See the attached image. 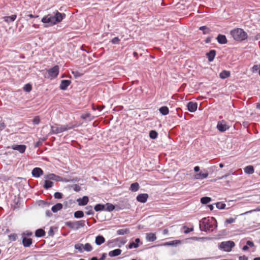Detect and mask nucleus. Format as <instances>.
<instances>
[{
    "label": "nucleus",
    "mask_w": 260,
    "mask_h": 260,
    "mask_svg": "<svg viewBox=\"0 0 260 260\" xmlns=\"http://www.w3.org/2000/svg\"><path fill=\"white\" fill-rule=\"evenodd\" d=\"M66 16L64 13H61L58 11H56L53 13V14H49L44 16L42 18L41 21L44 23V26L45 27H48L60 22Z\"/></svg>",
    "instance_id": "f257e3e1"
},
{
    "label": "nucleus",
    "mask_w": 260,
    "mask_h": 260,
    "mask_svg": "<svg viewBox=\"0 0 260 260\" xmlns=\"http://www.w3.org/2000/svg\"><path fill=\"white\" fill-rule=\"evenodd\" d=\"M216 221L214 217H205L200 220V229L201 231L205 232H212L213 225Z\"/></svg>",
    "instance_id": "f03ea898"
},
{
    "label": "nucleus",
    "mask_w": 260,
    "mask_h": 260,
    "mask_svg": "<svg viewBox=\"0 0 260 260\" xmlns=\"http://www.w3.org/2000/svg\"><path fill=\"white\" fill-rule=\"evenodd\" d=\"M76 126V125L72 124L61 125L55 123L51 125V129L49 134L51 135H57L65 131L72 129Z\"/></svg>",
    "instance_id": "7ed1b4c3"
},
{
    "label": "nucleus",
    "mask_w": 260,
    "mask_h": 260,
    "mask_svg": "<svg viewBox=\"0 0 260 260\" xmlns=\"http://www.w3.org/2000/svg\"><path fill=\"white\" fill-rule=\"evenodd\" d=\"M230 34L234 40L241 42L246 40L248 38L247 34L242 28H237L231 30Z\"/></svg>",
    "instance_id": "20e7f679"
},
{
    "label": "nucleus",
    "mask_w": 260,
    "mask_h": 260,
    "mask_svg": "<svg viewBox=\"0 0 260 260\" xmlns=\"http://www.w3.org/2000/svg\"><path fill=\"white\" fill-rule=\"evenodd\" d=\"M85 223L86 221L83 220L75 221H69L66 222V225L70 229L77 230L81 228L84 227L85 225Z\"/></svg>",
    "instance_id": "39448f33"
},
{
    "label": "nucleus",
    "mask_w": 260,
    "mask_h": 260,
    "mask_svg": "<svg viewBox=\"0 0 260 260\" xmlns=\"http://www.w3.org/2000/svg\"><path fill=\"white\" fill-rule=\"evenodd\" d=\"M235 245V243L232 241L222 242L219 245V248L224 251L230 252Z\"/></svg>",
    "instance_id": "423d86ee"
},
{
    "label": "nucleus",
    "mask_w": 260,
    "mask_h": 260,
    "mask_svg": "<svg viewBox=\"0 0 260 260\" xmlns=\"http://www.w3.org/2000/svg\"><path fill=\"white\" fill-rule=\"evenodd\" d=\"M48 76V78L53 79L56 78L59 74V67L58 66H55L49 69L47 71Z\"/></svg>",
    "instance_id": "0eeeda50"
},
{
    "label": "nucleus",
    "mask_w": 260,
    "mask_h": 260,
    "mask_svg": "<svg viewBox=\"0 0 260 260\" xmlns=\"http://www.w3.org/2000/svg\"><path fill=\"white\" fill-rule=\"evenodd\" d=\"M216 128L220 132L223 133L229 129V126L226 122L222 120L217 122Z\"/></svg>",
    "instance_id": "6e6552de"
},
{
    "label": "nucleus",
    "mask_w": 260,
    "mask_h": 260,
    "mask_svg": "<svg viewBox=\"0 0 260 260\" xmlns=\"http://www.w3.org/2000/svg\"><path fill=\"white\" fill-rule=\"evenodd\" d=\"M208 172L206 170H204V172H201L194 175V178L197 180H203L207 178L208 176Z\"/></svg>",
    "instance_id": "1a4fd4ad"
},
{
    "label": "nucleus",
    "mask_w": 260,
    "mask_h": 260,
    "mask_svg": "<svg viewBox=\"0 0 260 260\" xmlns=\"http://www.w3.org/2000/svg\"><path fill=\"white\" fill-rule=\"evenodd\" d=\"M181 243V241L175 240L169 242H165L160 245L162 246H173L176 247Z\"/></svg>",
    "instance_id": "9d476101"
},
{
    "label": "nucleus",
    "mask_w": 260,
    "mask_h": 260,
    "mask_svg": "<svg viewBox=\"0 0 260 260\" xmlns=\"http://www.w3.org/2000/svg\"><path fill=\"white\" fill-rule=\"evenodd\" d=\"M43 174V171L40 168H35L31 171L32 176L35 178H39Z\"/></svg>",
    "instance_id": "9b49d317"
},
{
    "label": "nucleus",
    "mask_w": 260,
    "mask_h": 260,
    "mask_svg": "<svg viewBox=\"0 0 260 260\" xmlns=\"http://www.w3.org/2000/svg\"><path fill=\"white\" fill-rule=\"evenodd\" d=\"M187 110L190 112H194L198 108V104L196 102H189L187 104Z\"/></svg>",
    "instance_id": "f8f14e48"
},
{
    "label": "nucleus",
    "mask_w": 260,
    "mask_h": 260,
    "mask_svg": "<svg viewBox=\"0 0 260 260\" xmlns=\"http://www.w3.org/2000/svg\"><path fill=\"white\" fill-rule=\"evenodd\" d=\"M148 198V194L147 193H141L137 196L136 199L139 202L145 203L147 202Z\"/></svg>",
    "instance_id": "ddd939ff"
},
{
    "label": "nucleus",
    "mask_w": 260,
    "mask_h": 260,
    "mask_svg": "<svg viewBox=\"0 0 260 260\" xmlns=\"http://www.w3.org/2000/svg\"><path fill=\"white\" fill-rule=\"evenodd\" d=\"M216 39L219 44L224 45L226 44L228 42L226 37L224 35L219 34L217 36Z\"/></svg>",
    "instance_id": "4468645a"
},
{
    "label": "nucleus",
    "mask_w": 260,
    "mask_h": 260,
    "mask_svg": "<svg viewBox=\"0 0 260 260\" xmlns=\"http://www.w3.org/2000/svg\"><path fill=\"white\" fill-rule=\"evenodd\" d=\"M12 148L14 150H17L21 153L25 152L26 147L25 145H14L12 146Z\"/></svg>",
    "instance_id": "2eb2a0df"
},
{
    "label": "nucleus",
    "mask_w": 260,
    "mask_h": 260,
    "mask_svg": "<svg viewBox=\"0 0 260 260\" xmlns=\"http://www.w3.org/2000/svg\"><path fill=\"white\" fill-rule=\"evenodd\" d=\"M71 81L69 80H61L59 88L61 90H66L68 87L70 85Z\"/></svg>",
    "instance_id": "dca6fc26"
},
{
    "label": "nucleus",
    "mask_w": 260,
    "mask_h": 260,
    "mask_svg": "<svg viewBox=\"0 0 260 260\" xmlns=\"http://www.w3.org/2000/svg\"><path fill=\"white\" fill-rule=\"evenodd\" d=\"M77 201L79 206H85L87 204L89 199L87 196H84L82 198L78 199Z\"/></svg>",
    "instance_id": "f3484780"
},
{
    "label": "nucleus",
    "mask_w": 260,
    "mask_h": 260,
    "mask_svg": "<svg viewBox=\"0 0 260 260\" xmlns=\"http://www.w3.org/2000/svg\"><path fill=\"white\" fill-rule=\"evenodd\" d=\"M22 242L24 247H28L32 244V240L31 238L22 237Z\"/></svg>",
    "instance_id": "a211bd4d"
},
{
    "label": "nucleus",
    "mask_w": 260,
    "mask_h": 260,
    "mask_svg": "<svg viewBox=\"0 0 260 260\" xmlns=\"http://www.w3.org/2000/svg\"><path fill=\"white\" fill-rule=\"evenodd\" d=\"M216 54V51L215 50H211L209 52L206 53V56L209 61L211 62L214 60Z\"/></svg>",
    "instance_id": "6ab92c4d"
},
{
    "label": "nucleus",
    "mask_w": 260,
    "mask_h": 260,
    "mask_svg": "<svg viewBox=\"0 0 260 260\" xmlns=\"http://www.w3.org/2000/svg\"><path fill=\"white\" fill-rule=\"evenodd\" d=\"M146 239L148 242H153L156 239V236L155 234L152 233H147Z\"/></svg>",
    "instance_id": "aec40b11"
},
{
    "label": "nucleus",
    "mask_w": 260,
    "mask_h": 260,
    "mask_svg": "<svg viewBox=\"0 0 260 260\" xmlns=\"http://www.w3.org/2000/svg\"><path fill=\"white\" fill-rule=\"evenodd\" d=\"M17 18V15L15 14L9 16H5L3 17L4 21L9 23L11 22L14 21Z\"/></svg>",
    "instance_id": "412c9836"
},
{
    "label": "nucleus",
    "mask_w": 260,
    "mask_h": 260,
    "mask_svg": "<svg viewBox=\"0 0 260 260\" xmlns=\"http://www.w3.org/2000/svg\"><path fill=\"white\" fill-rule=\"evenodd\" d=\"M140 242V240L139 238H136L135 240V242H130L128 245V248H137L139 247V243Z\"/></svg>",
    "instance_id": "4be33fe9"
},
{
    "label": "nucleus",
    "mask_w": 260,
    "mask_h": 260,
    "mask_svg": "<svg viewBox=\"0 0 260 260\" xmlns=\"http://www.w3.org/2000/svg\"><path fill=\"white\" fill-rule=\"evenodd\" d=\"M105 242V239L102 235H98L95 237V243L97 245H101Z\"/></svg>",
    "instance_id": "5701e85b"
},
{
    "label": "nucleus",
    "mask_w": 260,
    "mask_h": 260,
    "mask_svg": "<svg viewBox=\"0 0 260 260\" xmlns=\"http://www.w3.org/2000/svg\"><path fill=\"white\" fill-rule=\"evenodd\" d=\"M121 250L120 249H116L113 250L109 251L108 255L110 257H115L118 256L121 253Z\"/></svg>",
    "instance_id": "b1692460"
},
{
    "label": "nucleus",
    "mask_w": 260,
    "mask_h": 260,
    "mask_svg": "<svg viewBox=\"0 0 260 260\" xmlns=\"http://www.w3.org/2000/svg\"><path fill=\"white\" fill-rule=\"evenodd\" d=\"M45 178L49 180H52L57 181H59L60 180V176L56 175L54 174H49L47 175Z\"/></svg>",
    "instance_id": "393cba45"
},
{
    "label": "nucleus",
    "mask_w": 260,
    "mask_h": 260,
    "mask_svg": "<svg viewBox=\"0 0 260 260\" xmlns=\"http://www.w3.org/2000/svg\"><path fill=\"white\" fill-rule=\"evenodd\" d=\"M63 207V205L61 203H57L55 205L53 206L51 208V211L53 213H56L57 211L61 210Z\"/></svg>",
    "instance_id": "a878e982"
},
{
    "label": "nucleus",
    "mask_w": 260,
    "mask_h": 260,
    "mask_svg": "<svg viewBox=\"0 0 260 260\" xmlns=\"http://www.w3.org/2000/svg\"><path fill=\"white\" fill-rule=\"evenodd\" d=\"M231 75V73L229 71L223 70L219 74V77L222 79H225L229 77Z\"/></svg>",
    "instance_id": "bb28decb"
},
{
    "label": "nucleus",
    "mask_w": 260,
    "mask_h": 260,
    "mask_svg": "<svg viewBox=\"0 0 260 260\" xmlns=\"http://www.w3.org/2000/svg\"><path fill=\"white\" fill-rule=\"evenodd\" d=\"M244 171L246 174L249 175L252 174L254 172L253 167L251 165L245 167L244 168Z\"/></svg>",
    "instance_id": "cd10ccee"
},
{
    "label": "nucleus",
    "mask_w": 260,
    "mask_h": 260,
    "mask_svg": "<svg viewBox=\"0 0 260 260\" xmlns=\"http://www.w3.org/2000/svg\"><path fill=\"white\" fill-rule=\"evenodd\" d=\"M159 111L162 115L165 116L169 114V109L167 106H162L159 109Z\"/></svg>",
    "instance_id": "c85d7f7f"
},
{
    "label": "nucleus",
    "mask_w": 260,
    "mask_h": 260,
    "mask_svg": "<svg viewBox=\"0 0 260 260\" xmlns=\"http://www.w3.org/2000/svg\"><path fill=\"white\" fill-rule=\"evenodd\" d=\"M115 209V206L112 204L108 203L105 205V211L111 212Z\"/></svg>",
    "instance_id": "c756f323"
},
{
    "label": "nucleus",
    "mask_w": 260,
    "mask_h": 260,
    "mask_svg": "<svg viewBox=\"0 0 260 260\" xmlns=\"http://www.w3.org/2000/svg\"><path fill=\"white\" fill-rule=\"evenodd\" d=\"M45 235V232L42 229H39L35 232V236L37 237H42Z\"/></svg>",
    "instance_id": "7c9ffc66"
},
{
    "label": "nucleus",
    "mask_w": 260,
    "mask_h": 260,
    "mask_svg": "<svg viewBox=\"0 0 260 260\" xmlns=\"http://www.w3.org/2000/svg\"><path fill=\"white\" fill-rule=\"evenodd\" d=\"M129 233V230L128 229H121L118 230L116 231V234L118 235H124L127 234Z\"/></svg>",
    "instance_id": "2f4dec72"
},
{
    "label": "nucleus",
    "mask_w": 260,
    "mask_h": 260,
    "mask_svg": "<svg viewBox=\"0 0 260 260\" xmlns=\"http://www.w3.org/2000/svg\"><path fill=\"white\" fill-rule=\"evenodd\" d=\"M139 189V184L137 182H135L131 185L129 190L132 191L136 192Z\"/></svg>",
    "instance_id": "473e14b6"
},
{
    "label": "nucleus",
    "mask_w": 260,
    "mask_h": 260,
    "mask_svg": "<svg viewBox=\"0 0 260 260\" xmlns=\"http://www.w3.org/2000/svg\"><path fill=\"white\" fill-rule=\"evenodd\" d=\"M53 185V182L50 180H46L44 181V184L43 187L46 189H48L49 188L52 187Z\"/></svg>",
    "instance_id": "72a5a7b5"
},
{
    "label": "nucleus",
    "mask_w": 260,
    "mask_h": 260,
    "mask_svg": "<svg viewBox=\"0 0 260 260\" xmlns=\"http://www.w3.org/2000/svg\"><path fill=\"white\" fill-rule=\"evenodd\" d=\"M94 209L96 212L105 211V205L98 204L94 206Z\"/></svg>",
    "instance_id": "f704fd0d"
},
{
    "label": "nucleus",
    "mask_w": 260,
    "mask_h": 260,
    "mask_svg": "<svg viewBox=\"0 0 260 260\" xmlns=\"http://www.w3.org/2000/svg\"><path fill=\"white\" fill-rule=\"evenodd\" d=\"M74 248L75 249L78 250L80 253L84 252V245L81 243H77L75 244Z\"/></svg>",
    "instance_id": "c9c22d12"
},
{
    "label": "nucleus",
    "mask_w": 260,
    "mask_h": 260,
    "mask_svg": "<svg viewBox=\"0 0 260 260\" xmlns=\"http://www.w3.org/2000/svg\"><path fill=\"white\" fill-rule=\"evenodd\" d=\"M199 30L203 31L204 35L209 34L211 31V29L206 26H202L199 27Z\"/></svg>",
    "instance_id": "e433bc0d"
},
{
    "label": "nucleus",
    "mask_w": 260,
    "mask_h": 260,
    "mask_svg": "<svg viewBox=\"0 0 260 260\" xmlns=\"http://www.w3.org/2000/svg\"><path fill=\"white\" fill-rule=\"evenodd\" d=\"M211 201V198L208 197H204L201 199V203L202 204H207Z\"/></svg>",
    "instance_id": "4c0bfd02"
},
{
    "label": "nucleus",
    "mask_w": 260,
    "mask_h": 260,
    "mask_svg": "<svg viewBox=\"0 0 260 260\" xmlns=\"http://www.w3.org/2000/svg\"><path fill=\"white\" fill-rule=\"evenodd\" d=\"M85 209L87 210L86 214L87 215H92L94 214V212L92 210V207L90 205L87 206L85 207Z\"/></svg>",
    "instance_id": "58836bf2"
},
{
    "label": "nucleus",
    "mask_w": 260,
    "mask_h": 260,
    "mask_svg": "<svg viewBox=\"0 0 260 260\" xmlns=\"http://www.w3.org/2000/svg\"><path fill=\"white\" fill-rule=\"evenodd\" d=\"M74 216L76 218H81L84 216V213L80 210L77 211L74 213Z\"/></svg>",
    "instance_id": "ea45409f"
},
{
    "label": "nucleus",
    "mask_w": 260,
    "mask_h": 260,
    "mask_svg": "<svg viewBox=\"0 0 260 260\" xmlns=\"http://www.w3.org/2000/svg\"><path fill=\"white\" fill-rule=\"evenodd\" d=\"M158 136L157 133L154 130H152L149 132V137L152 139H156Z\"/></svg>",
    "instance_id": "a19ab883"
},
{
    "label": "nucleus",
    "mask_w": 260,
    "mask_h": 260,
    "mask_svg": "<svg viewBox=\"0 0 260 260\" xmlns=\"http://www.w3.org/2000/svg\"><path fill=\"white\" fill-rule=\"evenodd\" d=\"M92 250V247L90 243H87L84 245V251L90 252Z\"/></svg>",
    "instance_id": "79ce46f5"
},
{
    "label": "nucleus",
    "mask_w": 260,
    "mask_h": 260,
    "mask_svg": "<svg viewBox=\"0 0 260 260\" xmlns=\"http://www.w3.org/2000/svg\"><path fill=\"white\" fill-rule=\"evenodd\" d=\"M225 206V204L222 202H217L216 203V208L218 209H224Z\"/></svg>",
    "instance_id": "37998d69"
},
{
    "label": "nucleus",
    "mask_w": 260,
    "mask_h": 260,
    "mask_svg": "<svg viewBox=\"0 0 260 260\" xmlns=\"http://www.w3.org/2000/svg\"><path fill=\"white\" fill-rule=\"evenodd\" d=\"M31 85L29 83L25 84L23 87V90L28 92H30L31 90Z\"/></svg>",
    "instance_id": "c03bdc74"
},
{
    "label": "nucleus",
    "mask_w": 260,
    "mask_h": 260,
    "mask_svg": "<svg viewBox=\"0 0 260 260\" xmlns=\"http://www.w3.org/2000/svg\"><path fill=\"white\" fill-rule=\"evenodd\" d=\"M71 187L73 189V190L76 192H79L81 190V187L78 184H74L71 186Z\"/></svg>",
    "instance_id": "a18cd8bd"
},
{
    "label": "nucleus",
    "mask_w": 260,
    "mask_h": 260,
    "mask_svg": "<svg viewBox=\"0 0 260 260\" xmlns=\"http://www.w3.org/2000/svg\"><path fill=\"white\" fill-rule=\"evenodd\" d=\"M40 122V119L39 116H36L32 119V123L34 124H39Z\"/></svg>",
    "instance_id": "49530a36"
},
{
    "label": "nucleus",
    "mask_w": 260,
    "mask_h": 260,
    "mask_svg": "<svg viewBox=\"0 0 260 260\" xmlns=\"http://www.w3.org/2000/svg\"><path fill=\"white\" fill-rule=\"evenodd\" d=\"M236 218H229L228 219H226L225 221V223L227 224H231L235 222L236 220Z\"/></svg>",
    "instance_id": "de8ad7c7"
},
{
    "label": "nucleus",
    "mask_w": 260,
    "mask_h": 260,
    "mask_svg": "<svg viewBox=\"0 0 260 260\" xmlns=\"http://www.w3.org/2000/svg\"><path fill=\"white\" fill-rule=\"evenodd\" d=\"M32 235V233L29 231H26L22 234V237H29Z\"/></svg>",
    "instance_id": "09e8293b"
},
{
    "label": "nucleus",
    "mask_w": 260,
    "mask_h": 260,
    "mask_svg": "<svg viewBox=\"0 0 260 260\" xmlns=\"http://www.w3.org/2000/svg\"><path fill=\"white\" fill-rule=\"evenodd\" d=\"M17 235L13 234L9 235V239L10 240L15 241L16 240Z\"/></svg>",
    "instance_id": "8fccbe9b"
},
{
    "label": "nucleus",
    "mask_w": 260,
    "mask_h": 260,
    "mask_svg": "<svg viewBox=\"0 0 260 260\" xmlns=\"http://www.w3.org/2000/svg\"><path fill=\"white\" fill-rule=\"evenodd\" d=\"M54 197L55 199H60L62 198V194L59 192H56L54 194Z\"/></svg>",
    "instance_id": "3c124183"
},
{
    "label": "nucleus",
    "mask_w": 260,
    "mask_h": 260,
    "mask_svg": "<svg viewBox=\"0 0 260 260\" xmlns=\"http://www.w3.org/2000/svg\"><path fill=\"white\" fill-rule=\"evenodd\" d=\"M183 229H185V230L184 231V233L185 234H188V233H190V232H192L193 230V229L192 228H187L186 226H183Z\"/></svg>",
    "instance_id": "603ef678"
},
{
    "label": "nucleus",
    "mask_w": 260,
    "mask_h": 260,
    "mask_svg": "<svg viewBox=\"0 0 260 260\" xmlns=\"http://www.w3.org/2000/svg\"><path fill=\"white\" fill-rule=\"evenodd\" d=\"M120 41V39L118 37H114L111 40V42L113 44H117L119 43V42Z\"/></svg>",
    "instance_id": "864d4df0"
},
{
    "label": "nucleus",
    "mask_w": 260,
    "mask_h": 260,
    "mask_svg": "<svg viewBox=\"0 0 260 260\" xmlns=\"http://www.w3.org/2000/svg\"><path fill=\"white\" fill-rule=\"evenodd\" d=\"M6 125L5 122L0 118V131H2L5 128Z\"/></svg>",
    "instance_id": "5fc2aeb1"
},
{
    "label": "nucleus",
    "mask_w": 260,
    "mask_h": 260,
    "mask_svg": "<svg viewBox=\"0 0 260 260\" xmlns=\"http://www.w3.org/2000/svg\"><path fill=\"white\" fill-rule=\"evenodd\" d=\"M260 68V64L259 65H254L252 68H251V71L253 73L256 72Z\"/></svg>",
    "instance_id": "6e6d98bb"
},
{
    "label": "nucleus",
    "mask_w": 260,
    "mask_h": 260,
    "mask_svg": "<svg viewBox=\"0 0 260 260\" xmlns=\"http://www.w3.org/2000/svg\"><path fill=\"white\" fill-rule=\"evenodd\" d=\"M60 180L59 181H62L63 182H70V179H68L67 178H62V177H60Z\"/></svg>",
    "instance_id": "4d7b16f0"
},
{
    "label": "nucleus",
    "mask_w": 260,
    "mask_h": 260,
    "mask_svg": "<svg viewBox=\"0 0 260 260\" xmlns=\"http://www.w3.org/2000/svg\"><path fill=\"white\" fill-rule=\"evenodd\" d=\"M48 234L49 236H53L54 235V232L52 228H50V230H49Z\"/></svg>",
    "instance_id": "13d9d810"
},
{
    "label": "nucleus",
    "mask_w": 260,
    "mask_h": 260,
    "mask_svg": "<svg viewBox=\"0 0 260 260\" xmlns=\"http://www.w3.org/2000/svg\"><path fill=\"white\" fill-rule=\"evenodd\" d=\"M246 245L247 246H249L250 247H253L254 246V243L253 242L251 241H247L246 242Z\"/></svg>",
    "instance_id": "bf43d9fd"
},
{
    "label": "nucleus",
    "mask_w": 260,
    "mask_h": 260,
    "mask_svg": "<svg viewBox=\"0 0 260 260\" xmlns=\"http://www.w3.org/2000/svg\"><path fill=\"white\" fill-rule=\"evenodd\" d=\"M79 180L80 179L78 177H75L72 179H70V182H78Z\"/></svg>",
    "instance_id": "052dcab7"
},
{
    "label": "nucleus",
    "mask_w": 260,
    "mask_h": 260,
    "mask_svg": "<svg viewBox=\"0 0 260 260\" xmlns=\"http://www.w3.org/2000/svg\"><path fill=\"white\" fill-rule=\"evenodd\" d=\"M260 211V208L257 207L255 209L250 210L249 212H246L245 214H247V213H252L253 212Z\"/></svg>",
    "instance_id": "680f3d73"
},
{
    "label": "nucleus",
    "mask_w": 260,
    "mask_h": 260,
    "mask_svg": "<svg viewBox=\"0 0 260 260\" xmlns=\"http://www.w3.org/2000/svg\"><path fill=\"white\" fill-rule=\"evenodd\" d=\"M46 215L48 217H51L52 216V213L50 210H47L46 211Z\"/></svg>",
    "instance_id": "e2e57ef3"
},
{
    "label": "nucleus",
    "mask_w": 260,
    "mask_h": 260,
    "mask_svg": "<svg viewBox=\"0 0 260 260\" xmlns=\"http://www.w3.org/2000/svg\"><path fill=\"white\" fill-rule=\"evenodd\" d=\"M106 256H107V254L106 253H103L102 254V256L99 259V260H104L105 259V258L106 257Z\"/></svg>",
    "instance_id": "0e129e2a"
},
{
    "label": "nucleus",
    "mask_w": 260,
    "mask_h": 260,
    "mask_svg": "<svg viewBox=\"0 0 260 260\" xmlns=\"http://www.w3.org/2000/svg\"><path fill=\"white\" fill-rule=\"evenodd\" d=\"M212 38L211 37H207L206 40H205V42L206 43H209L211 41Z\"/></svg>",
    "instance_id": "69168bd1"
},
{
    "label": "nucleus",
    "mask_w": 260,
    "mask_h": 260,
    "mask_svg": "<svg viewBox=\"0 0 260 260\" xmlns=\"http://www.w3.org/2000/svg\"><path fill=\"white\" fill-rule=\"evenodd\" d=\"M239 260H248V258L245 256H241L239 257Z\"/></svg>",
    "instance_id": "338daca9"
},
{
    "label": "nucleus",
    "mask_w": 260,
    "mask_h": 260,
    "mask_svg": "<svg viewBox=\"0 0 260 260\" xmlns=\"http://www.w3.org/2000/svg\"><path fill=\"white\" fill-rule=\"evenodd\" d=\"M2 231H4L5 233H9L10 232V230L7 228H3L2 229Z\"/></svg>",
    "instance_id": "774afa93"
}]
</instances>
